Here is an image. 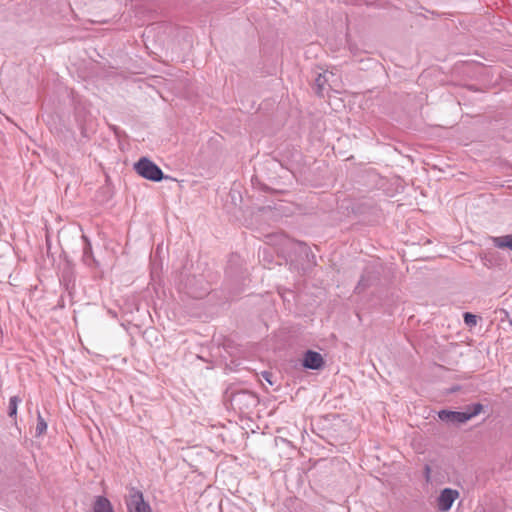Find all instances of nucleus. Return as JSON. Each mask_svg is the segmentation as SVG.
I'll return each instance as SVG.
<instances>
[{"instance_id": "obj_1", "label": "nucleus", "mask_w": 512, "mask_h": 512, "mask_svg": "<svg viewBox=\"0 0 512 512\" xmlns=\"http://www.w3.org/2000/svg\"><path fill=\"white\" fill-rule=\"evenodd\" d=\"M229 400L232 409L240 413H247L258 404L256 394L247 390L232 393Z\"/></svg>"}, {"instance_id": "obj_2", "label": "nucleus", "mask_w": 512, "mask_h": 512, "mask_svg": "<svg viewBox=\"0 0 512 512\" xmlns=\"http://www.w3.org/2000/svg\"><path fill=\"white\" fill-rule=\"evenodd\" d=\"M134 169L141 177L153 182H159L169 178V176H165L162 170L147 157L140 158L134 164Z\"/></svg>"}, {"instance_id": "obj_3", "label": "nucleus", "mask_w": 512, "mask_h": 512, "mask_svg": "<svg viewBox=\"0 0 512 512\" xmlns=\"http://www.w3.org/2000/svg\"><path fill=\"white\" fill-rule=\"evenodd\" d=\"M126 505L128 512H152L150 505L144 501L143 493L135 488L129 490Z\"/></svg>"}, {"instance_id": "obj_4", "label": "nucleus", "mask_w": 512, "mask_h": 512, "mask_svg": "<svg viewBox=\"0 0 512 512\" xmlns=\"http://www.w3.org/2000/svg\"><path fill=\"white\" fill-rule=\"evenodd\" d=\"M459 497V492L451 488H445L437 498V507L440 511L446 512L451 509L453 502Z\"/></svg>"}, {"instance_id": "obj_5", "label": "nucleus", "mask_w": 512, "mask_h": 512, "mask_svg": "<svg viewBox=\"0 0 512 512\" xmlns=\"http://www.w3.org/2000/svg\"><path fill=\"white\" fill-rule=\"evenodd\" d=\"M438 417L440 420L449 424H462L469 420V416H466L465 411L441 410L438 412Z\"/></svg>"}, {"instance_id": "obj_6", "label": "nucleus", "mask_w": 512, "mask_h": 512, "mask_svg": "<svg viewBox=\"0 0 512 512\" xmlns=\"http://www.w3.org/2000/svg\"><path fill=\"white\" fill-rule=\"evenodd\" d=\"M302 365L307 369L318 370L324 365V360L320 353L308 350L304 354Z\"/></svg>"}, {"instance_id": "obj_7", "label": "nucleus", "mask_w": 512, "mask_h": 512, "mask_svg": "<svg viewBox=\"0 0 512 512\" xmlns=\"http://www.w3.org/2000/svg\"><path fill=\"white\" fill-rule=\"evenodd\" d=\"M334 77V74L332 72L324 71L323 73H319L314 81V91L318 96L324 95L325 86H331L329 84L330 78Z\"/></svg>"}, {"instance_id": "obj_8", "label": "nucleus", "mask_w": 512, "mask_h": 512, "mask_svg": "<svg viewBox=\"0 0 512 512\" xmlns=\"http://www.w3.org/2000/svg\"><path fill=\"white\" fill-rule=\"evenodd\" d=\"M92 512H114L110 501L104 496H97L93 504Z\"/></svg>"}, {"instance_id": "obj_9", "label": "nucleus", "mask_w": 512, "mask_h": 512, "mask_svg": "<svg viewBox=\"0 0 512 512\" xmlns=\"http://www.w3.org/2000/svg\"><path fill=\"white\" fill-rule=\"evenodd\" d=\"M82 239L85 242V246L83 248V260L87 265H91L92 262H96L95 259L93 258L91 243L88 237L85 235H82Z\"/></svg>"}, {"instance_id": "obj_10", "label": "nucleus", "mask_w": 512, "mask_h": 512, "mask_svg": "<svg viewBox=\"0 0 512 512\" xmlns=\"http://www.w3.org/2000/svg\"><path fill=\"white\" fill-rule=\"evenodd\" d=\"M493 243L497 248H508L512 250V235L494 237Z\"/></svg>"}, {"instance_id": "obj_11", "label": "nucleus", "mask_w": 512, "mask_h": 512, "mask_svg": "<svg viewBox=\"0 0 512 512\" xmlns=\"http://www.w3.org/2000/svg\"><path fill=\"white\" fill-rule=\"evenodd\" d=\"M372 282V276L370 274H363L355 288V291L357 293L363 292L365 289H367Z\"/></svg>"}, {"instance_id": "obj_12", "label": "nucleus", "mask_w": 512, "mask_h": 512, "mask_svg": "<svg viewBox=\"0 0 512 512\" xmlns=\"http://www.w3.org/2000/svg\"><path fill=\"white\" fill-rule=\"evenodd\" d=\"M483 410V405L480 403L472 404L471 406H467L465 414L469 416V420L478 415Z\"/></svg>"}, {"instance_id": "obj_13", "label": "nucleus", "mask_w": 512, "mask_h": 512, "mask_svg": "<svg viewBox=\"0 0 512 512\" xmlns=\"http://www.w3.org/2000/svg\"><path fill=\"white\" fill-rule=\"evenodd\" d=\"M46 429H47V423L45 422V420L42 417V415L40 414V412H38L37 426H36V434H37V436L42 435L46 431Z\"/></svg>"}, {"instance_id": "obj_14", "label": "nucleus", "mask_w": 512, "mask_h": 512, "mask_svg": "<svg viewBox=\"0 0 512 512\" xmlns=\"http://www.w3.org/2000/svg\"><path fill=\"white\" fill-rule=\"evenodd\" d=\"M20 402V398L18 396H12L9 400V416L13 417L17 414V406Z\"/></svg>"}, {"instance_id": "obj_15", "label": "nucleus", "mask_w": 512, "mask_h": 512, "mask_svg": "<svg viewBox=\"0 0 512 512\" xmlns=\"http://www.w3.org/2000/svg\"><path fill=\"white\" fill-rule=\"evenodd\" d=\"M288 245H290L292 248H298L302 253L307 254L308 247L305 243L299 242V241H293V240H287Z\"/></svg>"}, {"instance_id": "obj_16", "label": "nucleus", "mask_w": 512, "mask_h": 512, "mask_svg": "<svg viewBox=\"0 0 512 512\" xmlns=\"http://www.w3.org/2000/svg\"><path fill=\"white\" fill-rule=\"evenodd\" d=\"M464 322L468 326H474L477 323L476 316L474 314H471L469 312L464 313Z\"/></svg>"}, {"instance_id": "obj_17", "label": "nucleus", "mask_w": 512, "mask_h": 512, "mask_svg": "<svg viewBox=\"0 0 512 512\" xmlns=\"http://www.w3.org/2000/svg\"><path fill=\"white\" fill-rule=\"evenodd\" d=\"M262 375H263V377H264V378H265V379H266L270 384H272V382H271V381H270V379H269L270 373H268V372H263V373H262Z\"/></svg>"}, {"instance_id": "obj_18", "label": "nucleus", "mask_w": 512, "mask_h": 512, "mask_svg": "<svg viewBox=\"0 0 512 512\" xmlns=\"http://www.w3.org/2000/svg\"><path fill=\"white\" fill-rule=\"evenodd\" d=\"M425 473H426V478L428 480L429 479V474H430V467L428 465L425 466Z\"/></svg>"}]
</instances>
